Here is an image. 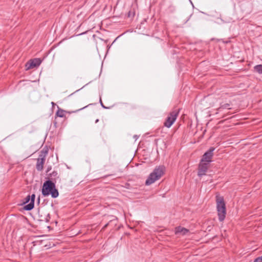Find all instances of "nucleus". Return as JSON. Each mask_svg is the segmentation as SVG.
Masks as SVG:
<instances>
[{"label":"nucleus","instance_id":"obj_1","mask_svg":"<svg viewBox=\"0 0 262 262\" xmlns=\"http://www.w3.org/2000/svg\"><path fill=\"white\" fill-rule=\"evenodd\" d=\"M42 194L45 196L51 194L52 197L53 198H57L59 195L55 184L50 180L47 181L43 183L42 188Z\"/></svg>","mask_w":262,"mask_h":262},{"label":"nucleus","instance_id":"obj_2","mask_svg":"<svg viewBox=\"0 0 262 262\" xmlns=\"http://www.w3.org/2000/svg\"><path fill=\"white\" fill-rule=\"evenodd\" d=\"M164 171L165 167L163 166H160L155 168L146 180L145 182L146 185H149L160 179L164 174Z\"/></svg>","mask_w":262,"mask_h":262},{"label":"nucleus","instance_id":"obj_3","mask_svg":"<svg viewBox=\"0 0 262 262\" xmlns=\"http://www.w3.org/2000/svg\"><path fill=\"white\" fill-rule=\"evenodd\" d=\"M216 202L219 219L222 222L224 220L226 214L225 203L223 198L218 195L216 196Z\"/></svg>","mask_w":262,"mask_h":262},{"label":"nucleus","instance_id":"obj_4","mask_svg":"<svg viewBox=\"0 0 262 262\" xmlns=\"http://www.w3.org/2000/svg\"><path fill=\"white\" fill-rule=\"evenodd\" d=\"M48 154L47 150H42L39 155L38 158L37 159L36 165V169L38 171H41L43 168V165L46 161V158Z\"/></svg>","mask_w":262,"mask_h":262},{"label":"nucleus","instance_id":"obj_5","mask_svg":"<svg viewBox=\"0 0 262 262\" xmlns=\"http://www.w3.org/2000/svg\"><path fill=\"white\" fill-rule=\"evenodd\" d=\"M179 113V110H175L170 112L164 122V125L168 128L171 127L176 121Z\"/></svg>","mask_w":262,"mask_h":262},{"label":"nucleus","instance_id":"obj_6","mask_svg":"<svg viewBox=\"0 0 262 262\" xmlns=\"http://www.w3.org/2000/svg\"><path fill=\"white\" fill-rule=\"evenodd\" d=\"M215 148L211 147L207 151H206L203 156L201 161L209 163L211 162V159L213 155V151Z\"/></svg>","mask_w":262,"mask_h":262},{"label":"nucleus","instance_id":"obj_7","mask_svg":"<svg viewBox=\"0 0 262 262\" xmlns=\"http://www.w3.org/2000/svg\"><path fill=\"white\" fill-rule=\"evenodd\" d=\"M209 164V163L201 161V162L199 164L198 171V175L199 176H202L205 174V173L208 168Z\"/></svg>","mask_w":262,"mask_h":262},{"label":"nucleus","instance_id":"obj_8","mask_svg":"<svg viewBox=\"0 0 262 262\" xmlns=\"http://www.w3.org/2000/svg\"><path fill=\"white\" fill-rule=\"evenodd\" d=\"M41 60L39 58H35L33 60H31L26 63V69L29 70L30 69L37 67L39 66Z\"/></svg>","mask_w":262,"mask_h":262},{"label":"nucleus","instance_id":"obj_9","mask_svg":"<svg viewBox=\"0 0 262 262\" xmlns=\"http://www.w3.org/2000/svg\"><path fill=\"white\" fill-rule=\"evenodd\" d=\"M35 194H32L31 195V202L29 204H28V205H26L25 207H24V209L26 210H31V209H32L34 207V200H35Z\"/></svg>","mask_w":262,"mask_h":262},{"label":"nucleus","instance_id":"obj_10","mask_svg":"<svg viewBox=\"0 0 262 262\" xmlns=\"http://www.w3.org/2000/svg\"><path fill=\"white\" fill-rule=\"evenodd\" d=\"M189 232L188 230L187 229L182 227H178L175 229V232L176 234H181L182 235H185L187 233Z\"/></svg>","mask_w":262,"mask_h":262},{"label":"nucleus","instance_id":"obj_11","mask_svg":"<svg viewBox=\"0 0 262 262\" xmlns=\"http://www.w3.org/2000/svg\"><path fill=\"white\" fill-rule=\"evenodd\" d=\"M56 115L59 117H63L64 116V112L63 110L59 109L57 111Z\"/></svg>","mask_w":262,"mask_h":262},{"label":"nucleus","instance_id":"obj_12","mask_svg":"<svg viewBox=\"0 0 262 262\" xmlns=\"http://www.w3.org/2000/svg\"><path fill=\"white\" fill-rule=\"evenodd\" d=\"M255 70L259 74L262 73V65H257L254 67Z\"/></svg>","mask_w":262,"mask_h":262},{"label":"nucleus","instance_id":"obj_13","mask_svg":"<svg viewBox=\"0 0 262 262\" xmlns=\"http://www.w3.org/2000/svg\"><path fill=\"white\" fill-rule=\"evenodd\" d=\"M254 262H262V256L256 258Z\"/></svg>","mask_w":262,"mask_h":262},{"label":"nucleus","instance_id":"obj_14","mask_svg":"<svg viewBox=\"0 0 262 262\" xmlns=\"http://www.w3.org/2000/svg\"><path fill=\"white\" fill-rule=\"evenodd\" d=\"M229 106V104H226L225 105H224L223 106H222L220 108V109H221L222 108V107H224V108H227Z\"/></svg>","mask_w":262,"mask_h":262},{"label":"nucleus","instance_id":"obj_15","mask_svg":"<svg viewBox=\"0 0 262 262\" xmlns=\"http://www.w3.org/2000/svg\"><path fill=\"white\" fill-rule=\"evenodd\" d=\"M30 196L29 195L26 199V203L29 202L30 201Z\"/></svg>","mask_w":262,"mask_h":262},{"label":"nucleus","instance_id":"obj_16","mask_svg":"<svg viewBox=\"0 0 262 262\" xmlns=\"http://www.w3.org/2000/svg\"><path fill=\"white\" fill-rule=\"evenodd\" d=\"M100 102H101V104L102 106L103 107H104V108H106V107L104 106V105L103 104V103H102V101H101V99H100Z\"/></svg>","mask_w":262,"mask_h":262},{"label":"nucleus","instance_id":"obj_17","mask_svg":"<svg viewBox=\"0 0 262 262\" xmlns=\"http://www.w3.org/2000/svg\"><path fill=\"white\" fill-rule=\"evenodd\" d=\"M107 225H108V224H106V225L104 226L103 228H106V227H107Z\"/></svg>","mask_w":262,"mask_h":262},{"label":"nucleus","instance_id":"obj_18","mask_svg":"<svg viewBox=\"0 0 262 262\" xmlns=\"http://www.w3.org/2000/svg\"><path fill=\"white\" fill-rule=\"evenodd\" d=\"M99 121V119H97L96 121H95V123H97Z\"/></svg>","mask_w":262,"mask_h":262},{"label":"nucleus","instance_id":"obj_19","mask_svg":"<svg viewBox=\"0 0 262 262\" xmlns=\"http://www.w3.org/2000/svg\"><path fill=\"white\" fill-rule=\"evenodd\" d=\"M52 105H54V102H52Z\"/></svg>","mask_w":262,"mask_h":262}]
</instances>
